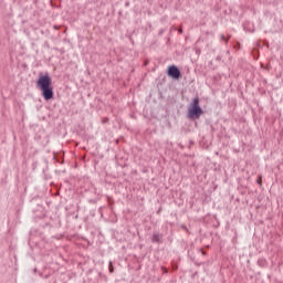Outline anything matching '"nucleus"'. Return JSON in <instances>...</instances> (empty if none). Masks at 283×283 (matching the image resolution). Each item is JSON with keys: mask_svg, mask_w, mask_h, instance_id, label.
I'll return each instance as SVG.
<instances>
[{"mask_svg": "<svg viewBox=\"0 0 283 283\" xmlns=\"http://www.w3.org/2000/svg\"><path fill=\"white\" fill-rule=\"evenodd\" d=\"M36 87L40 90L44 101L54 98V87H52V77L48 74L40 75L36 81Z\"/></svg>", "mask_w": 283, "mask_h": 283, "instance_id": "nucleus-1", "label": "nucleus"}, {"mask_svg": "<svg viewBox=\"0 0 283 283\" xmlns=\"http://www.w3.org/2000/svg\"><path fill=\"white\" fill-rule=\"evenodd\" d=\"M203 112L202 108L200 107V99L196 97L188 108V116L189 118H200Z\"/></svg>", "mask_w": 283, "mask_h": 283, "instance_id": "nucleus-2", "label": "nucleus"}, {"mask_svg": "<svg viewBox=\"0 0 283 283\" xmlns=\"http://www.w3.org/2000/svg\"><path fill=\"white\" fill-rule=\"evenodd\" d=\"M168 76H171V78H180V70L176 66H169Z\"/></svg>", "mask_w": 283, "mask_h": 283, "instance_id": "nucleus-3", "label": "nucleus"}, {"mask_svg": "<svg viewBox=\"0 0 283 283\" xmlns=\"http://www.w3.org/2000/svg\"><path fill=\"white\" fill-rule=\"evenodd\" d=\"M153 242H160V234L155 233V234L153 235Z\"/></svg>", "mask_w": 283, "mask_h": 283, "instance_id": "nucleus-4", "label": "nucleus"}, {"mask_svg": "<svg viewBox=\"0 0 283 283\" xmlns=\"http://www.w3.org/2000/svg\"><path fill=\"white\" fill-rule=\"evenodd\" d=\"M258 185H262V176H259L256 179Z\"/></svg>", "mask_w": 283, "mask_h": 283, "instance_id": "nucleus-5", "label": "nucleus"}, {"mask_svg": "<svg viewBox=\"0 0 283 283\" xmlns=\"http://www.w3.org/2000/svg\"><path fill=\"white\" fill-rule=\"evenodd\" d=\"M109 273H114V266H112V262H109Z\"/></svg>", "mask_w": 283, "mask_h": 283, "instance_id": "nucleus-6", "label": "nucleus"}, {"mask_svg": "<svg viewBox=\"0 0 283 283\" xmlns=\"http://www.w3.org/2000/svg\"><path fill=\"white\" fill-rule=\"evenodd\" d=\"M221 41H226V43L229 41L224 35H221Z\"/></svg>", "mask_w": 283, "mask_h": 283, "instance_id": "nucleus-7", "label": "nucleus"}, {"mask_svg": "<svg viewBox=\"0 0 283 283\" xmlns=\"http://www.w3.org/2000/svg\"><path fill=\"white\" fill-rule=\"evenodd\" d=\"M178 32H179V34H182V29H179Z\"/></svg>", "mask_w": 283, "mask_h": 283, "instance_id": "nucleus-8", "label": "nucleus"}]
</instances>
